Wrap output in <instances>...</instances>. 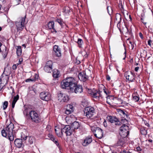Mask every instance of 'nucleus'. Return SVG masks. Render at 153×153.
<instances>
[{"label":"nucleus","mask_w":153,"mask_h":153,"mask_svg":"<svg viewBox=\"0 0 153 153\" xmlns=\"http://www.w3.org/2000/svg\"><path fill=\"white\" fill-rule=\"evenodd\" d=\"M14 128V124L13 123L10 122L9 125L2 130V135L4 137H6L8 136L9 139L10 141H13L14 139L13 134V129Z\"/></svg>","instance_id":"nucleus-1"},{"label":"nucleus","mask_w":153,"mask_h":153,"mask_svg":"<svg viewBox=\"0 0 153 153\" xmlns=\"http://www.w3.org/2000/svg\"><path fill=\"white\" fill-rule=\"evenodd\" d=\"M75 80L73 77H68L63 80L61 82V87L63 89L70 91L75 83Z\"/></svg>","instance_id":"nucleus-2"},{"label":"nucleus","mask_w":153,"mask_h":153,"mask_svg":"<svg viewBox=\"0 0 153 153\" xmlns=\"http://www.w3.org/2000/svg\"><path fill=\"white\" fill-rule=\"evenodd\" d=\"M29 118L31 121L36 123H39L41 121L40 115L35 111L31 110L30 112Z\"/></svg>","instance_id":"nucleus-3"},{"label":"nucleus","mask_w":153,"mask_h":153,"mask_svg":"<svg viewBox=\"0 0 153 153\" xmlns=\"http://www.w3.org/2000/svg\"><path fill=\"white\" fill-rule=\"evenodd\" d=\"M91 129L96 137L101 139L103 137L102 130L100 128L93 126L91 127Z\"/></svg>","instance_id":"nucleus-4"},{"label":"nucleus","mask_w":153,"mask_h":153,"mask_svg":"<svg viewBox=\"0 0 153 153\" xmlns=\"http://www.w3.org/2000/svg\"><path fill=\"white\" fill-rule=\"evenodd\" d=\"M25 18L26 16L24 17L20 18L16 22V25L18 31L22 30L24 29Z\"/></svg>","instance_id":"nucleus-5"},{"label":"nucleus","mask_w":153,"mask_h":153,"mask_svg":"<svg viewBox=\"0 0 153 153\" xmlns=\"http://www.w3.org/2000/svg\"><path fill=\"white\" fill-rule=\"evenodd\" d=\"M94 112V108L91 106L85 107L84 110V114L88 118H90L92 117Z\"/></svg>","instance_id":"nucleus-6"},{"label":"nucleus","mask_w":153,"mask_h":153,"mask_svg":"<svg viewBox=\"0 0 153 153\" xmlns=\"http://www.w3.org/2000/svg\"><path fill=\"white\" fill-rule=\"evenodd\" d=\"M70 91L72 92H74L76 94H79L83 91V89L82 85L75 83L73 87H71Z\"/></svg>","instance_id":"nucleus-7"},{"label":"nucleus","mask_w":153,"mask_h":153,"mask_svg":"<svg viewBox=\"0 0 153 153\" xmlns=\"http://www.w3.org/2000/svg\"><path fill=\"white\" fill-rule=\"evenodd\" d=\"M126 79L128 81L132 82L135 79L134 74L131 71H127L124 73Z\"/></svg>","instance_id":"nucleus-8"},{"label":"nucleus","mask_w":153,"mask_h":153,"mask_svg":"<svg viewBox=\"0 0 153 153\" xmlns=\"http://www.w3.org/2000/svg\"><path fill=\"white\" fill-rule=\"evenodd\" d=\"M53 63L51 61H47L44 68V71L48 73H50L52 70Z\"/></svg>","instance_id":"nucleus-9"},{"label":"nucleus","mask_w":153,"mask_h":153,"mask_svg":"<svg viewBox=\"0 0 153 153\" xmlns=\"http://www.w3.org/2000/svg\"><path fill=\"white\" fill-rule=\"evenodd\" d=\"M107 120L111 123H116V125H120V122L119 119L115 116H108L107 117Z\"/></svg>","instance_id":"nucleus-10"},{"label":"nucleus","mask_w":153,"mask_h":153,"mask_svg":"<svg viewBox=\"0 0 153 153\" xmlns=\"http://www.w3.org/2000/svg\"><path fill=\"white\" fill-rule=\"evenodd\" d=\"M73 131V129H72L71 127L69 125L65 126L62 129V133L64 132L67 136L71 135Z\"/></svg>","instance_id":"nucleus-11"},{"label":"nucleus","mask_w":153,"mask_h":153,"mask_svg":"<svg viewBox=\"0 0 153 153\" xmlns=\"http://www.w3.org/2000/svg\"><path fill=\"white\" fill-rule=\"evenodd\" d=\"M58 100L60 102H66L69 100V97L66 94L59 93L58 94Z\"/></svg>","instance_id":"nucleus-12"},{"label":"nucleus","mask_w":153,"mask_h":153,"mask_svg":"<svg viewBox=\"0 0 153 153\" xmlns=\"http://www.w3.org/2000/svg\"><path fill=\"white\" fill-rule=\"evenodd\" d=\"M120 130L121 133H123L124 135V137H126L128 135L129 133V128L128 126L125 124H123L120 127Z\"/></svg>","instance_id":"nucleus-13"},{"label":"nucleus","mask_w":153,"mask_h":153,"mask_svg":"<svg viewBox=\"0 0 153 153\" xmlns=\"http://www.w3.org/2000/svg\"><path fill=\"white\" fill-rule=\"evenodd\" d=\"M40 98L45 101H48L51 99V95L48 92H42L40 94Z\"/></svg>","instance_id":"nucleus-14"},{"label":"nucleus","mask_w":153,"mask_h":153,"mask_svg":"<svg viewBox=\"0 0 153 153\" xmlns=\"http://www.w3.org/2000/svg\"><path fill=\"white\" fill-rule=\"evenodd\" d=\"M121 20V15L118 13H117L115 15V19L114 20L115 23L117 24V26L120 30L121 32L120 28V22Z\"/></svg>","instance_id":"nucleus-15"},{"label":"nucleus","mask_w":153,"mask_h":153,"mask_svg":"<svg viewBox=\"0 0 153 153\" xmlns=\"http://www.w3.org/2000/svg\"><path fill=\"white\" fill-rule=\"evenodd\" d=\"M80 80L83 82L86 81L88 78V76L87 75L85 72L83 71L79 73L78 76Z\"/></svg>","instance_id":"nucleus-16"},{"label":"nucleus","mask_w":153,"mask_h":153,"mask_svg":"<svg viewBox=\"0 0 153 153\" xmlns=\"http://www.w3.org/2000/svg\"><path fill=\"white\" fill-rule=\"evenodd\" d=\"M53 53H54L56 56L58 57L61 56V51L58 46L56 45H54L53 47Z\"/></svg>","instance_id":"nucleus-17"},{"label":"nucleus","mask_w":153,"mask_h":153,"mask_svg":"<svg viewBox=\"0 0 153 153\" xmlns=\"http://www.w3.org/2000/svg\"><path fill=\"white\" fill-rule=\"evenodd\" d=\"M102 92L99 90L95 92H92L91 93V96L97 99H99L100 98H102V94H101Z\"/></svg>","instance_id":"nucleus-18"},{"label":"nucleus","mask_w":153,"mask_h":153,"mask_svg":"<svg viewBox=\"0 0 153 153\" xmlns=\"http://www.w3.org/2000/svg\"><path fill=\"white\" fill-rule=\"evenodd\" d=\"M92 141V140L91 137H87L83 140L82 142V145L84 146H86L91 143Z\"/></svg>","instance_id":"nucleus-19"},{"label":"nucleus","mask_w":153,"mask_h":153,"mask_svg":"<svg viewBox=\"0 0 153 153\" xmlns=\"http://www.w3.org/2000/svg\"><path fill=\"white\" fill-rule=\"evenodd\" d=\"M54 23L53 21H51L48 23V27L49 29H52L53 30V32L56 33L57 32V31H59V30L56 27H54Z\"/></svg>","instance_id":"nucleus-20"},{"label":"nucleus","mask_w":153,"mask_h":153,"mask_svg":"<svg viewBox=\"0 0 153 153\" xmlns=\"http://www.w3.org/2000/svg\"><path fill=\"white\" fill-rule=\"evenodd\" d=\"M8 79L9 77L7 75L3 74L0 77V82H5V84L4 85V86H5L7 84Z\"/></svg>","instance_id":"nucleus-21"},{"label":"nucleus","mask_w":153,"mask_h":153,"mask_svg":"<svg viewBox=\"0 0 153 153\" xmlns=\"http://www.w3.org/2000/svg\"><path fill=\"white\" fill-rule=\"evenodd\" d=\"M71 126L72 129H74V131L75 129H81L82 127L80 125V124L78 122L75 121L71 124Z\"/></svg>","instance_id":"nucleus-22"},{"label":"nucleus","mask_w":153,"mask_h":153,"mask_svg":"<svg viewBox=\"0 0 153 153\" xmlns=\"http://www.w3.org/2000/svg\"><path fill=\"white\" fill-rule=\"evenodd\" d=\"M66 109L65 111V113L67 114H69L73 112L74 108L72 105H67Z\"/></svg>","instance_id":"nucleus-23"},{"label":"nucleus","mask_w":153,"mask_h":153,"mask_svg":"<svg viewBox=\"0 0 153 153\" xmlns=\"http://www.w3.org/2000/svg\"><path fill=\"white\" fill-rule=\"evenodd\" d=\"M117 112L123 118H128V116L127 114V112L126 111H124L123 110L120 109H117Z\"/></svg>","instance_id":"nucleus-24"},{"label":"nucleus","mask_w":153,"mask_h":153,"mask_svg":"<svg viewBox=\"0 0 153 153\" xmlns=\"http://www.w3.org/2000/svg\"><path fill=\"white\" fill-rule=\"evenodd\" d=\"M14 143L15 145L19 148L21 147L23 145L22 140L20 139H16L14 142Z\"/></svg>","instance_id":"nucleus-25"},{"label":"nucleus","mask_w":153,"mask_h":153,"mask_svg":"<svg viewBox=\"0 0 153 153\" xmlns=\"http://www.w3.org/2000/svg\"><path fill=\"white\" fill-rule=\"evenodd\" d=\"M62 128H57L55 129L56 133L57 135L59 137H61L63 135V133H62Z\"/></svg>","instance_id":"nucleus-26"},{"label":"nucleus","mask_w":153,"mask_h":153,"mask_svg":"<svg viewBox=\"0 0 153 153\" xmlns=\"http://www.w3.org/2000/svg\"><path fill=\"white\" fill-rule=\"evenodd\" d=\"M59 72L58 70L54 69L53 71V76L54 78H56L59 77Z\"/></svg>","instance_id":"nucleus-27"},{"label":"nucleus","mask_w":153,"mask_h":153,"mask_svg":"<svg viewBox=\"0 0 153 153\" xmlns=\"http://www.w3.org/2000/svg\"><path fill=\"white\" fill-rule=\"evenodd\" d=\"M62 12L65 14H69L70 12V9L68 6L65 7L62 9Z\"/></svg>","instance_id":"nucleus-28"},{"label":"nucleus","mask_w":153,"mask_h":153,"mask_svg":"<svg viewBox=\"0 0 153 153\" xmlns=\"http://www.w3.org/2000/svg\"><path fill=\"white\" fill-rule=\"evenodd\" d=\"M55 21L59 23L61 27H62L63 24H64V22L62 19L61 18H57L56 20Z\"/></svg>","instance_id":"nucleus-29"},{"label":"nucleus","mask_w":153,"mask_h":153,"mask_svg":"<svg viewBox=\"0 0 153 153\" xmlns=\"http://www.w3.org/2000/svg\"><path fill=\"white\" fill-rule=\"evenodd\" d=\"M32 110H30L29 108H25L23 111V114L24 115L27 116V115H30V112Z\"/></svg>","instance_id":"nucleus-30"},{"label":"nucleus","mask_w":153,"mask_h":153,"mask_svg":"<svg viewBox=\"0 0 153 153\" xmlns=\"http://www.w3.org/2000/svg\"><path fill=\"white\" fill-rule=\"evenodd\" d=\"M22 53L21 47V46H18L16 50V54L18 56H20Z\"/></svg>","instance_id":"nucleus-31"},{"label":"nucleus","mask_w":153,"mask_h":153,"mask_svg":"<svg viewBox=\"0 0 153 153\" xmlns=\"http://www.w3.org/2000/svg\"><path fill=\"white\" fill-rule=\"evenodd\" d=\"M4 51L3 50L2 51V54L3 55V57L4 59H5L7 56V55L8 53V51L6 50V47H4Z\"/></svg>","instance_id":"nucleus-32"},{"label":"nucleus","mask_w":153,"mask_h":153,"mask_svg":"<svg viewBox=\"0 0 153 153\" xmlns=\"http://www.w3.org/2000/svg\"><path fill=\"white\" fill-rule=\"evenodd\" d=\"M28 142L30 144L33 143L34 141V138L33 137H28Z\"/></svg>","instance_id":"nucleus-33"},{"label":"nucleus","mask_w":153,"mask_h":153,"mask_svg":"<svg viewBox=\"0 0 153 153\" xmlns=\"http://www.w3.org/2000/svg\"><path fill=\"white\" fill-rule=\"evenodd\" d=\"M123 142L121 140H119L117 143V146H121L123 144Z\"/></svg>","instance_id":"nucleus-34"},{"label":"nucleus","mask_w":153,"mask_h":153,"mask_svg":"<svg viewBox=\"0 0 153 153\" xmlns=\"http://www.w3.org/2000/svg\"><path fill=\"white\" fill-rule=\"evenodd\" d=\"M140 133L143 135H146L147 134L146 130L144 128H142L140 130Z\"/></svg>","instance_id":"nucleus-35"},{"label":"nucleus","mask_w":153,"mask_h":153,"mask_svg":"<svg viewBox=\"0 0 153 153\" xmlns=\"http://www.w3.org/2000/svg\"><path fill=\"white\" fill-rule=\"evenodd\" d=\"M8 105V102L5 101L3 103V107L4 110H5L7 107Z\"/></svg>","instance_id":"nucleus-36"},{"label":"nucleus","mask_w":153,"mask_h":153,"mask_svg":"<svg viewBox=\"0 0 153 153\" xmlns=\"http://www.w3.org/2000/svg\"><path fill=\"white\" fill-rule=\"evenodd\" d=\"M2 6L0 4V13H4V12L7 10V8L4 7V9L3 8L1 9Z\"/></svg>","instance_id":"nucleus-37"},{"label":"nucleus","mask_w":153,"mask_h":153,"mask_svg":"<svg viewBox=\"0 0 153 153\" xmlns=\"http://www.w3.org/2000/svg\"><path fill=\"white\" fill-rule=\"evenodd\" d=\"M19 96L18 94L16 96H14L13 100L12 101L13 102H16L17 101L19 100Z\"/></svg>","instance_id":"nucleus-38"},{"label":"nucleus","mask_w":153,"mask_h":153,"mask_svg":"<svg viewBox=\"0 0 153 153\" xmlns=\"http://www.w3.org/2000/svg\"><path fill=\"white\" fill-rule=\"evenodd\" d=\"M77 42L79 45V47H80L82 45V43L83 42L81 39H78Z\"/></svg>","instance_id":"nucleus-39"},{"label":"nucleus","mask_w":153,"mask_h":153,"mask_svg":"<svg viewBox=\"0 0 153 153\" xmlns=\"http://www.w3.org/2000/svg\"><path fill=\"white\" fill-rule=\"evenodd\" d=\"M133 99L135 102H137L139 100V97L137 96H134L133 97Z\"/></svg>","instance_id":"nucleus-40"},{"label":"nucleus","mask_w":153,"mask_h":153,"mask_svg":"<svg viewBox=\"0 0 153 153\" xmlns=\"http://www.w3.org/2000/svg\"><path fill=\"white\" fill-rule=\"evenodd\" d=\"M49 137L53 141V142H54V140H55L56 139L51 134H49Z\"/></svg>","instance_id":"nucleus-41"},{"label":"nucleus","mask_w":153,"mask_h":153,"mask_svg":"<svg viewBox=\"0 0 153 153\" xmlns=\"http://www.w3.org/2000/svg\"><path fill=\"white\" fill-rule=\"evenodd\" d=\"M127 118L126 117V118H124V119H122L121 120V122L122 123H128V121L126 119V118Z\"/></svg>","instance_id":"nucleus-42"},{"label":"nucleus","mask_w":153,"mask_h":153,"mask_svg":"<svg viewBox=\"0 0 153 153\" xmlns=\"http://www.w3.org/2000/svg\"><path fill=\"white\" fill-rule=\"evenodd\" d=\"M103 90H104V93L106 95H108L110 93H109V91H108L107 90L105 89V87H104Z\"/></svg>","instance_id":"nucleus-43"},{"label":"nucleus","mask_w":153,"mask_h":153,"mask_svg":"<svg viewBox=\"0 0 153 153\" xmlns=\"http://www.w3.org/2000/svg\"><path fill=\"white\" fill-rule=\"evenodd\" d=\"M34 81L35 79H28L25 80V82H29L30 81Z\"/></svg>","instance_id":"nucleus-44"},{"label":"nucleus","mask_w":153,"mask_h":153,"mask_svg":"<svg viewBox=\"0 0 153 153\" xmlns=\"http://www.w3.org/2000/svg\"><path fill=\"white\" fill-rule=\"evenodd\" d=\"M10 89H11L12 90V93L11 94V95L13 97L14 95V94H13L14 93V89L12 86H10Z\"/></svg>","instance_id":"nucleus-45"},{"label":"nucleus","mask_w":153,"mask_h":153,"mask_svg":"<svg viewBox=\"0 0 153 153\" xmlns=\"http://www.w3.org/2000/svg\"><path fill=\"white\" fill-rule=\"evenodd\" d=\"M27 137H28L27 136H26L25 137H23L22 135L21 136V138H22L21 139L22 140H25L27 138Z\"/></svg>","instance_id":"nucleus-46"},{"label":"nucleus","mask_w":153,"mask_h":153,"mask_svg":"<svg viewBox=\"0 0 153 153\" xmlns=\"http://www.w3.org/2000/svg\"><path fill=\"white\" fill-rule=\"evenodd\" d=\"M136 150L139 152L141 150V149L140 147V146H138L136 148Z\"/></svg>","instance_id":"nucleus-47"},{"label":"nucleus","mask_w":153,"mask_h":153,"mask_svg":"<svg viewBox=\"0 0 153 153\" xmlns=\"http://www.w3.org/2000/svg\"><path fill=\"white\" fill-rule=\"evenodd\" d=\"M53 142L56 144L57 146L58 147H59V144L58 143V140H57L56 139Z\"/></svg>","instance_id":"nucleus-48"},{"label":"nucleus","mask_w":153,"mask_h":153,"mask_svg":"<svg viewBox=\"0 0 153 153\" xmlns=\"http://www.w3.org/2000/svg\"><path fill=\"white\" fill-rule=\"evenodd\" d=\"M103 125L105 127L107 126V125L106 123V121L105 120H104L103 123Z\"/></svg>","instance_id":"nucleus-49"},{"label":"nucleus","mask_w":153,"mask_h":153,"mask_svg":"<svg viewBox=\"0 0 153 153\" xmlns=\"http://www.w3.org/2000/svg\"><path fill=\"white\" fill-rule=\"evenodd\" d=\"M125 27L123 28V30H124L125 31H128V28L125 25H124Z\"/></svg>","instance_id":"nucleus-50"},{"label":"nucleus","mask_w":153,"mask_h":153,"mask_svg":"<svg viewBox=\"0 0 153 153\" xmlns=\"http://www.w3.org/2000/svg\"><path fill=\"white\" fill-rule=\"evenodd\" d=\"M17 66L16 64L14 65L12 67V68L13 69L15 70Z\"/></svg>","instance_id":"nucleus-51"},{"label":"nucleus","mask_w":153,"mask_h":153,"mask_svg":"<svg viewBox=\"0 0 153 153\" xmlns=\"http://www.w3.org/2000/svg\"><path fill=\"white\" fill-rule=\"evenodd\" d=\"M16 102H12V108H14V107H15V104H16Z\"/></svg>","instance_id":"nucleus-52"},{"label":"nucleus","mask_w":153,"mask_h":153,"mask_svg":"<svg viewBox=\"0 0 153 153\" xmlns=\"http://www.w3.org/2000/svg\"><path fill=\"white\" fill-rule=\"evenodd\" d=\"M139 35L141 39H143V35L141 33H139Z\"/></svg>","instance_id":"nucleus-53"},{"label":"nucleus","mask_w":153,"mask_h":153,"mask_svg":"<svg viewBox=\"0 0 153 153\" xmlns=\"http://www.w3.org/2000/svg\"><path fill=\"white\" fill-rule=\"evenodd\" d=\"M2 83V82H0V91L2 90V89L3 88V87L4 86H4H1V84Z\"/></svg>","instance_id":"nucleus-54"},{"label":"nucleus","mask_w":153,"mask_h":153,"mask_svg":"<svg viewBox=\"0 0 153 153\" xmlns=\"http://www.w3.org/2000/svg\"><path fill=\"white\" fill-rule=\"evenodd\" d=\"M152 42V41L151 40H149L148 41V45H149L150 46H151V42Z\"/></svg>","instance_id":"nucleus-55"},{"label":"nucleus","mask_w":153,"mask_h":153,"mask_svg":"<svg viewBox=\"0 0 153 153\" xmlns=\"http://www.w3.org/2000/svg\"><path fill=\"white\" fill-rule=\"evenodd\" d=\"M106 79L108 80H109L110 79V77L109 75H107L106 76Z\"/></svg>","instance_id":"nucleus-56"},{"label":"nucleus","mask_w":153,"mask_h":153,"mask_svg":"<svg viewBox=\"0 0 153 153\" xmlns=\"http://www.w3.org/2000/svg\"><path fill=\"white\" fill-rule=\"evenodd\" d=\"M139 68L138 67H137L135 68V71H137L138 69H139Z\"/></svg>","instance_id":"nucleus-57"},{"label":"nucleus","mask_w":153,"mask_h":153,"mask_svg":"<svg viewBox=\"0 0 153 153\" xmlns=\"http://www.w3.org/2000/svg\"><path fill=\"white\" fill-rule=\"evenodd\" d=\"M141 19L142 20V23L143 24H144L145 25H146V22H145L142 18H141Z\"/></svg>","instance_id":"nucleus-58"},{"label":"nucleus","mask_w":153,"mask_h":153,"mask_svg":"<svg viewBox=\"0 0 153 153\" xmlns=\"http://www.w3.org/2000/svg\"><path fill=\"white\" fill-rule=\"evenodd\" d=\"M121 153H127L126 152V150L125 149H124L123 151L121 152Z\"/></svg>","instance_id":"nucleus-59"},{"label":"nucleus","mask_w":153,"mask_h":153,"mask_svg":"<svg viewBox=\"0 0 153 153\" xmlns=\"http://www.w3.org/2000/svg\"><path fill=\"white\" fill-rule=\"evenodd\" d=\"M76 63H77V64H78L80 63V61L79 60H76Z\"/></svg>","instance_id":"nucleus-60"},{"label":"nucleus","mask_w":153,"mask_h":153,"mask_svg":"<svg viewBox=\"0 0 153 153\" xmlns=\"http://www.w3.org/2000/svg\"><path fill=\"white\" fill-rule=\"evenodd\" d=\"M129 43H130V44H131V46L132 47V49H133V47H133V45L132 44V43H131V42L130 41H129Z\"/></svg>","instance_id":"nucleus-61"},{"label":"nucleus","mask_w":153,"mask_h":153,"mask_svg":"<svg viewBox=\"0 0 153 153\" xmlns=\"http://www.w3.org/2000/svg\"><path fill=\"white\" fill-rule=\"evenodd\" d=\"M148 141L150 143H152L153 142V140L151 139H149L148 140Z\"/></svg>","instance_id":"nucleus-62"},{"label":"nucleus","mask_w":153,"mask_h":153,"mask_svg":"<svg viewBox=\"0 0 153 153\" xmlns=\"http://www.w3.org/2000/svg\"><path fill=\"white\" fill-rule=\"evenodd\" d=\"M22 46L24 47L25 48L26 47V45L25 44L22 45Z\"/></svg>","instance_id":"nucleus-63"},{"label":"nucleus","mask_w":153,"mask_h":153,"mask_svg":"<svg viewBox=\"0 0 153 153\" xmlns=\"http://www.w3.org/2000/svg\"><path fill=\"white\" fill-rule=\"evenodd\" d=\"M1 27H0V31H1Z\"/></svg>","instance_id":"nucleus-64"}]
</instances>
